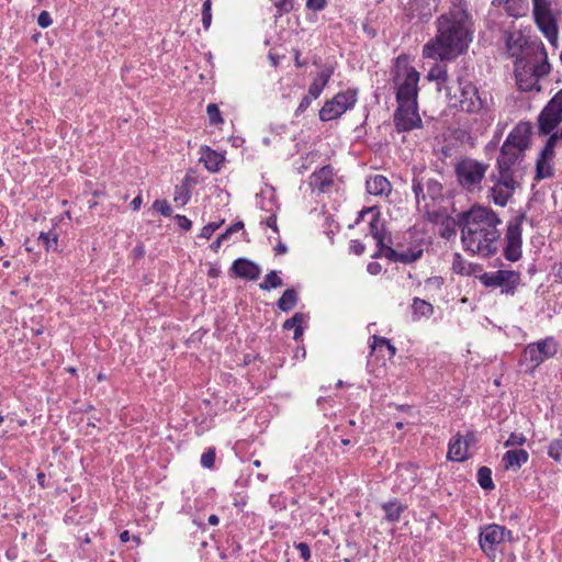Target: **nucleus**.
Masks as SVG:
<instances>
[{
    "mask_svg": "<svg viewBox=\"0 0 562 562\" xmlns=\"http://www.w3.org/2000/svg\"><path fill=\"white\" fill-rule=\"evenodd\" d=\"M367 269L370 274L375 276V274L380 273L381 266L378 262H371L368 265Z\"/></svg>",
    "mask_w": 562,
    "mask_h": 562,
    "instance_id": "53",
    "label": "nucleus"
},
{
    "mask_svg": "<svg viewBox=\"0 0 562 562\" xmlns=\"http://www.w3.org/2000/svg\"><path fill=\"white\" fill-rule=\"evenodd\" d=\"M529 459V454L524 449L508 450L502 459L503 465L506 470H519Z\"/></svg>",
    "mask_w": 562,
    "mask_h": 562,
    "instance_id": "23",
    "label": "nucleus"
},
{
    "mask_svg": "<svg viewBox=\"0 0 562 562\" xmlns=\"http://www.w3.org/2000/svg\"><path fill=\"white\" fill-rule=\"evenodd\" d=\"M38 240L45 245L46 250H58V236L53 231L47 233L42 232L38 236Z\"/></svg>",
    "mask_w": 562,
    "mask_h": 562,
    "instance_id": "36",
    "label": "nucleus"
},
{
    "mask_svg": "<svg viewBox=\"0 0 562 562\" xmlns=\"http://www.w3.org/2000/svg\"><path fill=\"white\" fill-rule=\"evenodd\" d=\"M223 156L212 150L209 147L202 148L200 160L204 164L205 168L211 172H216L223 162Z\"/></svg>",
    "mask_w": 562,
    "mask_h": 562,
    "instance_id": "26",
    "label": "nucleus"
},
{
    "mask_svg": "<svg viewBox=\"0 0 562 562\" xmlns=\"http://www.w3.org/2000/svg\"><path fill=\"white\" fill-rule=\"evenodd\" d=\"M371 234L376 241V245L384 249V255L386 258L394 262L402 263H412L418 260L422 257L423 250H406V251H396L395 249L384 246V235L379 231V220L374 218L370 223Z\"/></svg>",
    "mask_w": 562,
    "mask_h": 562,
    "instance_id": "12",
    "label": "nucleus"
},
{
    "mask_svg": "<svg viewBox=\"0 0 562 562\" xmlns=\"http://www.w3.org/2000/svg\"><path fill=\"white\" fill-rule=\"evenodd\" d=\"M477 482L484 490H493L494 483L492 480V471L487 467H481L477 471Z\"/></svg>",
    "mask_w": 562,
    "mask_h": 562,
    "instance_id": "34",
    "label": "nucleus"
},
{
    "mask_svg": "<svg viewBox=\"0 0 562 562\" xmlns=\"http://www.w3.org/2000/svg\"><path fill=\"white\" fill-rule=\"evenodd\" d=\"M474 441V436L469 434L467 437L458 435L450 441L448 458L452 461H464L469 458V446Z\"/></svg>",
    "mask_w": 562,
    "mask_h": 562,
    "instance_id": "20",
    "label": "nucleus"
},
{
    "mask_svg": "<svg viewBox=\"0 0 562 562\" xmlns=\"http://www.w3.org/2000/svg\"><path fill=\"white\" fill-rule=\"evenodd\" d=\"M493 186L491 188V199L499 206H505L513 196L519 183L515 177L506 173L494 172L491 176Z\"/></svg>",
    "mask_w": 562,
    "mask_h": 562,
    "instance_id": "10",
    "label": "nucleus"
},
{
    "mask_svg": "<svg viewBox=\"0 0 562 562\" xmlns=\"http://www.w3.org/2000/svg\"><path fill=\"white\" fill-rule=\"evenodd\" d=\"M325 5H326V0H307L306 1V7L314 11H321L325 8Z\"/></svg>",
    "mask_w": 562,
    "mask_h": 562,
    "instance_id": "48",
    "label": "nucleus"
},
{
    "mask_svg": "<svg viewBox=\"0 0 562 562\" xmlns=\"http://www.w3.org/2000/svg\"><path fill=\"white\" fill-rule=\"evenodd\" d=\"M430 81H437L440 88L448 81V71L446 66L436 64L427 75Z\"/></svg>",
    "mask_w": 562,
    "mask_h": 562,
    "instance_id": "31",
    "label": "nucleus"
},
{
    "mask_svg": "<svg viewBox=\"0 0 562 562\" xmlns=\"http://www.w3.org/2000/svg\"><path fill=\"white\" fill-rule=\"evenodd\" d=\"M513 532L505 526L490 524L481 529L480 548L488 558H495L496 551L506 542L513 541Z\"/></svg>",
    "mask_w": 562,
    "mask_h": 562,
    "instance_id": "7",
    "label": "nucleus"
},
{
    "mask_svg": "<svg viewBox=\"0 0 562 562\" xmlns=\"http://www.w3.org/2000/svg\"><path fill=\"white\" fill-rule=\"evenodd\" d=\"M120 539L122 542H127L130 540V532L127 530H124L120 535Z\"/></svg>",
    "mask_w": 562,
    "mask_h": 562,
    "instance_id": "62",
    "label": "nucleus"
},
{
    "mask_svg": "<svg viewBox=\"0 0 562 562\" xmlns=\"http://www.w3.org/2000/svg\"><path fill=\"white\" fill-rule=\"evenodd\" d=\"M412 308L414 314L419 316H429L432 314L434 311V307L430 303L418 297L414 299Z\"/></svg>",
    "mask_w": 562,
    "mask_h": 562,
    "instance_id": "35",
    "label": "nucleus"
},
{
    "mask_svg": "<svg viewBox=\"0 0 562 562\" xmlns=\"http://www.w3.org/2000/svg\"><path fill=\"white\" fill-rule=\"evenodd\" d=\"M175 218H176V221H177V224H178L181 228H183V229H186V231H188V229H190V228H191L192 223H191V221H190L188 217H186L184 215H177Z\"/></svg>",
    "mask_w": 562,
    "mask_h": 562,
    "instance_id": "50",
    "label": "nucleus"
},
{
    "mask_svg": "<svg viewBox=\"0 0 562 562\" xmlns=\"http://www.w3.org/2000/svg\"><path fill=\"white\" fill-rule=\"evenodd\" d=\"M244 227V224L241 222H237L234 225H232L225 233H227V237L235 232L240 231Z\"/></svg>",
    "mask_w": 562,
    "mask_h": 562,
    "instance_id": "55",
    "label": "nucleus"
},
{
    "mask_svg": "<svg viewBox=\"0 0 562 562\" xmlns=\"http://www.w3.org/2000/svg\"><path fill=\"white\" fill-rule=\"evenodd\" d=\"M413 191L415 193L417 204H420V201H424L425 207L428 209V200L436 201L441 198L442 186L434 178L419 176L413 180Z\"/></svg>",
    "mask_w": 562,
    "mask_h": 562,
    "instance_id": "15",
    "label": "nucleus"
},
{
    "mask_svg": "<svg viewBox=\"0 0 562 562\" xmlns=\"http://www.w3.org/2000/svg\"><path fill=\"white\" fill-rule=\"evenodd\" d=\"M557 140L558 134H552L547 140L544 148L541 150L539 158L537 159L536 171L538 179L550 178L553 175V168L551 162L555 155L554 148L557 145Z\"/></svg>",
    "mask_w": 562,
    "mask_h": 562,
    "instance_id": "18",
    "label": "nucleus"
},
{
    "mask_svg": "<svg viewBox=\"0 0 562 562\" xmlns=\"http://www.w3.org/2000/svg\"><path fill=\"white\" fill-rule=\"evenodd\" d=\"M526 437L522 434L513 432L505 441V447H519L526 442Z\"/></svg>",
    "mask_w": 562,
    "mask_h": 562,
    "instance_id": "42",
    "label": "nucleus"
},
{
    "mask_svg": "<svg viewBox=\"0 0 562 562\" xmlns=\"http://www.w3.org/2000/svg\"><path fill=\"white\" fill-rule=\"evenodd\" d=\"M352 249H353L355 254L361 255L364 251V246L362 244H360V243H356L352 246Z\"/></svg>",
    "mask_w": 562,
    "mask_h": 562,
    "instance_id": "58",
    "label": "nucleus"
},
{
    "mask_svg": "<svg viewBox=\"0 0 562 562\" xmlns=\"http://www.w3.org/2000/svg\"><path fill=\"white\" fill-rule=\"evenodd\" d=\"M220 227V224L216 223H210L205 225L200 233V237L209 239L213 233Z\"/></svg>",
    "mask_w": 562,
    "mask_h": 562,
    "instance_id": "45",
    "label": "nucleus"
},
{
    "mask_svg": "<svg viewBox=\"0 0 562 562\" xmlns=\"http://www.w3.org/2000/svg\"><path fill=\"white\" fill-rule=\"evenodd\" d=\"M334 183L333 169L329 166H325L319 170L315 171L310 178V186L313 190L319 192H327Z\"/></svg>",
    "mask_w": 562,
    "mask_h": 562,
    "instance_id": "21",
    "label": "nucleus"
},
{
    "mask_svg": "<svg viewBox=\"0 0 562 562\" xmlns=\"http://www.w3.org/2000/svg\"><path fill=\"white\" fill-rule=\"evenodd\" d=\"M437 33L423 48L425 58L452 60L469 48L473 40L472 20L464 0L452 2L436 21Z\"/></svg>",
    "mask_w": 562,
    "mask_h": 562,
    "instance_id": "1",
    "label": "nucleus"
},
{
    "mask_svg": "<svg viewBox=\"0 0 562 562\" xmlns=\"http://www.w3.org/2000/svg\"><path fill=\"white\" fill-rule=\"evenodd\" d=\"M276 7L278 14L282 15L293 9V0H271Z\"/></svg>",
    "mask_w": 562,
    "mask_h": 562,
    "instance_id": "40",
    "label": "nucleus"
},
{
    "mask_svg": "<svg viewBox=\"0 0 562 562\" xmlns=\"http://www.w3.org/2000/svg\"><path fill=\"white\" fill-rule=\"evenodd\" d=\"M367 191L372 195L387 196L392 191L390 181L382 175H375L367 180Z\"/></svg>",
    "mask_w": 562,
    "mask_h": 562,
    "instance_id": "24",
    "label": "nucleus"
},
{
    "mask_svg": "<svg viewBox=\"0 0 562 562\" xmlns=\"http://www.w3.org/2000/svg\"><path fill=\"white\" fill-rule=\"evenodd\" d=\"M215 462V452L212 449H209L206 452H204L201 457V463L205 468H212Z\"/></svg>",
    "mask_w": 562,
    "mask_h": 562,
    "instance_id": "43",
    "label": "nucleus"
},
{
    "mask_svg": "<svg viewBox=\"0 0 562 562\" xmlns=\"http://www.w3.org/2000/svg\"><path fill=\"white\" fill-rule=\"evenodd\" d=\"M278 254H285L286 252V246L283 244H279L276 248Z\"/></svg>",
    "mask_w": 562,
    "mask_h": 562,
    "instance_id": "63",
    "label": "nucleus"
},
{
    "mask_svg": "<svg viewBox=\"0 0 562 562\" xmlns=\"http://www.w3.org/2000/svg\"><path fill=\"white\" fill-rule=\"evenodd\" d=\"M232 269L237 277L248 280L258 279L261 272L259 266L245 258L235 260Z\"/></svg>",
    "mask_w": 562,
    "mask_h": 562,
    "instance_id": "22",
    "label": "nucleus"
},
{
    "mask_svg": "<svg viewBox=\"0 0 562 562\" xmlns=\"http://www.w3.org/2000/svg\"><path fill=\"white\" fill-rule=\"evenodd\" d=\"M397 105L394 113V124L398 132H407L422 126L417 104L397 103Z\"/></svg>",
    "mask_w": 562,
    "mask_h": 562,
    "instance_id": "17",
    "label": "nucleus"
},
{
    "mask_svg": "<svg viewBox=\"0 0 562 562\" xmlns=\"http://www.w3.org/2000/svg\"><path fill=\"white\" fill-rule=\"evenodd\" d=\"M227 238V233L222 234L212 244L213 249L220 248L222 241Z\"/></svg>",
    "mask_w": 562,
    "mask_h": 562,
    "instance_id": "56",
    "label": "nucleus"
},
{
    "mask_svg": "<svg viewBox=\"0 0 562 562\" xmlns=\"http://www.w3.org/2000/svg\"><path fill=\"white\" fill-rule=\"evenodd\" d=\"M533 345L536 348H539L540 355L542 356L543 360L553 357L557 352V345L552 338L541 340Z\"/></svg>",
    "mask_w": 562,
    "mask_h": 562,
    "instance_id": "32",
    "label": "nucleus"
},
{
    "mask_svg": "<svg viewBox=\"0 0 562 562\" xmlns=\"http://www.w3.org/2000/svg\"><path fill=\"white\" fill-rule=\"evenodd\" d=\"M531 126L519 123L507 136L497 158V172L517 178L524 153L529 146Z\"/></svg>",
    "mask_w": 562,
    "mask_h": 562,
    "instance_id": "4",
    "label": "nucleus"
},
{
    "mask_svg": "<svg viewBox=\"0 0 562 562\" xmlns=\"http://www.w3.org/2000/svg\"><path fill=\"white\" fill-rule=\"evenodd\" d=\"M548 454L554 461L560 462L562 459V438L552 440L548 448Z\"/></svg>",
    "mask_w": 562,
    "mask_h": 562,
    "instance_id": "37",
    "label": "nucleus"
},
{
    "mask_svg": "<svg viewBox=\"0 0 562 562\" xmlns=\"http://www.w3.org/2000/svg\"><path fill=\"white\" fill-rule=\"evenodd\" d=\"M140 204H142V198L138 195L136 198H134L131 202V207L136 211L140 207Z\"/></svg>",
    "mask_w": 562,
    "mask_h": 562,
    "instance_id": "57",
    "label": "nucleus"
},
{
    "mask_svg": "<svg viewBox=\"0 0 562 562\" xmlns=\"http://www.w3.org/2000/svg\"><path fill=\"white\" fill-rule=\"evenodd\" d=\"M438 0H413L406 9L411 19L427 22L437 10Z\"/></svg>",
    "mask_w": 562,
    "mask_h": 562,
    "instance_id": "19",
    "label": "nucleus"
},
{
    "mask_svg": "<svg viewBox=\"0 0 562 562\" xmlns=\"http://www.w3.org/2000/svg\"><path fill=\"white\" fill-rule=\"evenodd\" d=\"M488 165L480 162L472 158H464L456 166V173L459 183L468 189L473 190L474 187L481 184Z\"/></svg>",
    "mask_w": 562,
    "mask_h": 562,
    "instance_id": "8",
    "label": "nucleus"
},
{
    "mask_svg": "<svg viewBox=\"0 0 562 562\" xmlns=\"http://www.w3.org/2000/svg\"><path fill=\"white\" fill-rule=\"evenodd\" d=\"M458 226L461 228V240L467 251L482 257L494 255L498 250L501 220L492 211L483 206H473L458 214Z\"/></svg>",
    "mask_w": 562,
    "mask_h": 562,
    "instance_id": "2",
    "label": "nucleus"
},
{
    "mask_svg": "<svg viewBox=\"0 0 562 562\" xmlns=\"http://www.w3.org/2000/svg\"><path fill=\"white\" fill-rule=\"evenodd\" d=\"M296 550L299 551L302 559L307 561L311 558V550L307 543L300 542L296 544Z\"/></svg>",
    "mask_w": 562,
    "mask_h": 562,
    "instance_id": "47",
    "label": "nucleus"
},
{
    "mask_svg": "<svg viewBox=\"0 0 562 562\" xmlns=\"http://www.w3.org/2000/svg\"><path fill=\"white\" fill-rule=\"evenodd\" d=\"M525 217V214H519L508 222L504 256L509 261H517L521 257V224Z\"/></svg>",
    "mask_w": 562,
    "mask_h": 562,
    "instance_id": "14",
    "label": "nucleus"
},
{
    "mask_svg": "<svg viewBox=\"0 0 562 562\" xmlns=\"http://www.w3.org/2000/svg\"><path fill=\"white\" fill-rule=\"evenodd\" d=\"M385 347L389 350L390 358L394 357L396 353V348L391 342H389Z\"/></svg>",
    "mask_w": 562,
    "mask_h": 562,
    "instance_id": "60",
    "label": "nucleus"
},
{
    "mask_svg": "<svg viewBox=\"0 0 562 562\" xmlns=\"http://www.w3.org/2000/svg\"><path fill=\"white\" fill-rule=\"evenodd\" d=\"M506 48L510 57H516L515 72L520 90L530 91L540 78L550 72L542 43H528L520 32H513L506 35Z\"/></svg>",
    "mask_w": 562,
    "mask_h": 562,
    "instance_id": "3",
    "label": "nucleus"
},
{
    "mask_svg": "<svg viewBox=\"0 0 562 562\" xmlns=\"http://www.w3.org/2000/svg\"><path fill=\"white\" fill-rule=\"evenodd\" d=\"M212 22L211 13V0H205L202 9V23L205 30H207Z\"/></svg>",
    "mask_w": 562,
    "mask_h": 562,
    "instance_id": "41",
    "label": "nucleus"
},
{
    "mask_svg": "<svg viewBox=\"0 0 562 562\" xmlns=\"http://www.w3.org/2000/svg\"><path fill=\"white\" fill-rule=\"evenodd\" d=\"M532 14L538 29L554 47L558 46V0H532Z\"/></svg>",
    "mask_w": 562,
    "mask_h": 562,
    "instance_id": "5",
    "label": "nucleus"
},
{
    "mask_svg": "<svg viewBox=\"0 0 562 562\" xmlns=\"http://www.w3.org/2000/svg\"><path fill=\"white\" fill-rule=\"evenodd\" d=\"M297 303V294L293 289H288L283 292L281 297L278 300L277 305L278 307L283 311L288 312L292 310Z\"/></svg>",
    "mask_w": 562,
    "mask_h": 562,
    "instance_id": "28",
    "label": "nucleus"
},
{
    "mask_svg": "<svg viewBox=\"0 0 562 562\" xmlns=\"http://www.w3.org/2000/svg\"><path fill=\"white\" fill-rule=\"evenodd\" d=\"M266 224L268 227L272 228L274 232H278V226H277V216L276 215H271L267 218L266 221Z\"/></svg>",
    "mask_w": 562,
    "mask_h": 562,
    "instance_id": "54",
    "label": "nucleus"
},
{
    "mask_svg": "<svg viewBox=\"0 0 562 562\" xmlns=\"http://www.w3.org/2000/svg\"><path fill=\"white\" fill-rule=\"evenodd\" d=\"M562 121V90H560L541 111L538 123L541 134H550Z\"/></svg>",
    "mask_w": 562,
    "mask_h": 562,
    "instance_id": "13",
    "label": "nucleus"
},
{
    "mask_svg": "<svg viewBox=\"0 0 562 562\" xmlns=\"http://www.w3.org/2000/svg\"><path fill=\"white\" fill-rule=\"evenodd\" d=\"M460 105L463 111L477 113L488 106L486 95H482L471 82H462L459 79Z\"/></svg>",
    "mask_w": 562,
    "mask_h": 562,
    "instance_id": "16",
    "label": "nucleus"
},
{
    "mask_svg": "<svg viewBox=\"0 0 562 562\" xmlns=\"http://www.w3.org/2000/svg\"><path fill=\"white\" fill-rule=\"evenodd\" d=\"M482 284L488 288H502L503 293L514 294L519 281V273L512 270L485 272L479 277Z\"/></svg>",
    "mask_w": 562,
    "mask_h": 562,
    "instance_id": "11",
    "label": "nucleus"
},
{
    "mask_svg": "<svg viewBox=\"0 0 562 562\" xmlns=\"http://www.w3.org/2000/svg\"><path fill=\"white\" fill-rule=\"evenodd\" d=\"M206 113L209 115L210 123L213 124V125H216V124H218V123H221L223 121L222 116H221V113H220V110H218L217 105L214 104V103H210L207 105Z\"/></svg>",
    "mask_w": 562,
    "mask_h": 562,
    "instance_id": "39",
    "label": "nucleus"
},
{
    "mask_svg": "<svg viewBox=\"0 0 562 562\" xmlns=\"http://www.w3.org/2000/svg\"><path fill=\"white\" fill-rule=\"evenodd\" d=\"M282 279L278 276L277 271H270L265 280L259 284L261 290L269 291L282 286Z\"/></svg>",
    "mask_w": 562,
    "mask_h": 562,
    "instance_id": "33",
    "label": "nucleus"
},
{
    "mask_svg": "<svg viewBox=\"0 0 562 562\" xmlns=\"http://www.w3.org/2000/svg\"><path fill=\"white\" fill-rule=\"evenodd\" d=\"M52 23H53V21H52L50 14L47 11H42L37 18V24L41 27L46 29L49 25H52Z\"/></svg>",
    "mask_w": 562,
    "mask_h": 562,
    "instance_id": "46",
    "label": "nucleus"
},
{
    "mask_svg": "<svg viewBox=\"0 0 562 562\" xmlns=\"http://www.w3.org/2000/svg\"><path fill=\"white\" fill-rule=\"evenodd\" d=\"M454 225H458L457 221L451 222L450 220H447V226L445 227L443 232L441 233V236L445 238H449L451 235H454L456 234Z\"/></svg>",
    "mask_w": 562,
    "mask_h": 562,
    "instance_id": "49",
    "label": "nucleus"
},
{
    "mask_svg": "<svg viewBox=\"0 0 562 562\" xmlns=\"http://www.w3.org/2000/svg\"><path fill=\"white\" fill-rule=\"evenodd\" d=\"M557 276L562 280V262L559 265L557 269Z\"/></svg>",
    "mask_w": 562,
    "mask_h": 562,
    "instance_id": "64",
    "label": "nucleus"
},
{
    "mask_svg": "<svg viewBox=\"0 0 562 562\" xmlns=\"http://www.w3.org/2000/svg\"><path fill=\"white\" fill-rule=\"evenodd\" d=\"M302 335H303V328H302V326H301V327H296V328L294 329V337H293V338H294L295 340H299V339L301 338V336H302Z\"/></svg>",
    "mask_w": 562,
    "mask_h": 562,
    "instance_id": "61",
    "label": "nucleus"
},
{
    "mask_svg": "<svg viewBox=\"0 0 562 562\" xmlns=\"http://www.w3.org/2000/svg\"><path fill=\"white\" fill-rule=\"evenodd\" d=\"M372 340H373V342L371 345L372 350H374L378 347L386 346L390 342V340H387L386 338L380 337V336H376V335H374L372 337Z\"/></svg>",
    "mask_w": 562,
    "mask_h": 562,
    "instance_id": "51",
    "label": "nucleus"
},
{
    "mask_svg": "<svg viewBox=\"0 0 562 562\" xmlns=\"http://www.w3.org/2000/svg\"><path fill=\"white\" fill-rule=\"evenodd\" d=\"M397 476L402 479L398 487L401 490H408L413 486V483L416 481L415 469L408 467L406 464L397 468Z\"/></svg>",
    "mask_w": 562,
    "mask_h": 562,
    "instance_id": "27",
    "label": "nucleus"
},
{
    "mask_svg": "<svg viewBox=\"0 0 562 562\" xmlns=\"http://www.w3.org/2000/svg\"><path fill=\"white\" fill-rule=\"evenodd\" d=\"M333 72V68L327 67L317 74L316 78L313 80L308 88V94L313 99H317L321 95L323 89L327 86Z\"/></svg>",
    "mask_w": 562,
    "mask_h": 562,
    "instance_id": "25",
    "label": "nucleus"
},
{
    "mask_svg": "<svg viewBox=\"0 0 562 562\" xmlns=\"http://www.w3.org/2000/svg\"><path fill=\"white\" fill-rule=\"evenodd\" d=\"M383 509L385 512V519L390 522H396L400 520L402 513L404 512V506H402L398 502H389L383 504Z\"/></svg>",
    "mask_w": 562,
    "mask_h": 562,
    "instance_id": "29",
    "label": "nucleus"
},
{
    "mask_svg": "<svg viewBox=\"0 0 562 562\" xmlns=\"http://www.w3.org/2000/svg\"><path fill=\"white\" fill-rule=\"evenodd\" d=\"M154 207L157 209L164 216H169L172 213L171 206L167 201H155Z\"/></svg>",
    "mask_w": 562,
    "mask_h": 562,
    "instance_id": "44",
    "label": "nucleus"
},
{
    "mask_svg": "<svg viewBox=\"0 0 562 562\" xmlns=\"http://www.w3.org/2000/svg\"><path fill=\"white\" fill-rule=\"evenodd\" d=\"M357 102V93L353 90L337 93L331 100L325 102L319 111L322 121H331L341 116Z\"/></svg>",
    "mask_w": 562,
    "mask_h": 562,
    "instance_id": "9",
    "label": "nucleus"
},
{
    "mask_svg": "<svg viewBox=\"0 0 562 562\" xmlns=\"http://www.w3.org/2000/svg\"><path fill=\"white\" fill-rule=\"evenodd\" d=\"M207 521L210 525L216 526L220 522V518L216 515H211Z\"/></svg>",
    "mask_w": 562,
    "mask_h": 562,
    "instance_id": "59",
    "label": "nucleus"
},
{
    "mask_svg": "<svg viewBox=\"0 0 562 562\" xmlns=\"http://www.w3.org/2000/svg\"><path fill=\"white\" fill-rule=\"evenodd\" d=\"M522 359L525 362L530 363L532 369L544 361L540 355L539 348H536L533 344L526 347L522 353Z\"/></svg>",
    "mask_w": 562,
    "mask_h": 562,
    "instance_id": "30",
    "label": "nucleus"
},
{
    "mask_svg": "<svg viewBox=\"0 0 562 562\" xmlns=\"http://www.w3.org/2000/svg\"><path fill=\"white\" fill-rule=\"evenodd\" d=\"M312 99H313V98H312L310 94L305 95V97L301 100V102H300V104H299V106H297V109H296V112H297V113H303L304 111H306V109L311 105V100H312Z\"/></svg>",
    "mask_w": 562,
    "mask_h": 562,
    "instance_id": "52",
    "label": "nucleus"
},
{
    "mask_svg": "<svg viewBox=\"0 0 562 562\" xmlns=\"http://www.w3.org/2000/svg\"><path fill=\"white\" fill-rule=\"evenodd\" d=\"M304 322V315L302 313H295L291 318L283 323V329L290 330L301 327Z\"/></svg>",
    "mask_w": 562,
    "mask_h": 562,
    "instance_id": "38",
    "label": "nucleus"
},
{
    "mask_svg": "<svg viewBox=\"0 0 562 562\" xmlns=\"http://www.w3.org/2000/svg\"><path fill=\"white\" fill-rule=\"evenodd\" d=\"M396 90V102L406 104H417L419 72L412 66H396L394 77Z\"/></svg>",
    "mask_w": 562,
    "mask_h": 562,
    "instance_id": "6",
    "label": "nucleus"
}]
</instances>
